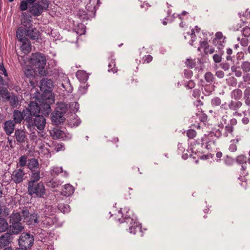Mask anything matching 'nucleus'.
I'll use <instances>...</instances> for the list:
<instances>
[{
	"label": "nucleus",
	"instance_id": "f257e3e1",
	"mask_svg": "<svg viewBox=\"0 0 250 250\" xmlns=\"http://www.w3.org/2000/svg\"><path fill=\"white\" fill-rule=\"evenodd\" d=\"M28 62L29 64L37 70L40 75L42 76L47 75V72L45 69L46 59L43 54L39 52L32 54L28 59Z\"/></svg>",
	"mask_w": 250,
	"mask_h": 250
},
{
	"label": "nucleus",
	"instance_id": "f03ea898",
	"mask_svg": "<svg viewBox=\"0 0 250 250\" xmlns=\"http://www.w3.org/2000/svg\"><path fill=\"white\" fill-rule=\"evenodd\" d=\"M122 208L118 212L119 216H121L124 218L121 219L119 218V221L121 223H125L129 227L128 231L130 233L135 234L136 233L140 231L141 229V225L138 222L137 219L132 214V216H130L129 210L126 211V214L124 216L122 212Z\"/></svg>",
	"mask_w": 250,
	"mask_h": 250
},
{
	"label": "nucleus",
	"instance_id": "7ed1b4c3",
	"mask_svg": "<svg viewBox=\"0 0 250 250\" xmlns=\"http://www.w3.org/2000/svg\"><path fill=\"white\" fill-rule=\"evenodd\" d=\"M45 189L42 182L34 183L29 182L28 184V193L29 195L42 198L44 195Z\"/></svg>",
	"mask_w": 250,
	"mask_h": 250
},
{
	"label": "nucleus",
	"instance_id": "20e7f679",
	"mask_svg": "<svg viewBox=\"0 0 250 250\" xmlns=\"http://www.w3.org/2000/svg\"><path fill=\"white\" fill-rule=\"evenodd\" d=\"M48 5L47 0H39L30 7L29 12L34 16H39L44 10L48 8Z\"/></svg>",
	"mask_w": 250,
	"mask_h": 250
},
{
	"label": "nucleus",
	"instance_id": "39448f33",
	"mask_svg": "<svg viewBox=\"0 0 250 250\" xmlns=\"http://www.w3.org/2000/svg\"><path fill=\"white\" fill-rule=\"evenodd\" d=\"M20 249L27 250L30 249L33 245L34 239L33 235L28 233H22L18 240Z\"/></svg>",
	"mask_w": 250,
	"mask_h": 250
},
{
	"label": "nucleus",
	"instance_id": "423d86ee",
	"mask_svg": "<svg viewBox=\"0 0 250 250\" xmlns=\"http://www.w3.org/2000/svg\"><path fill=\"white\" fill-rule=\"evenodd\" d=\"M40 108L35 102H31L29 107L23 109V114L26 117V122H31V118L38 115L40 111Z\"/></svg>",
	"mask_w": 250,
	"mask_h": 250
},
{
	"label": "nucleus",
	"instance_id": "0eeeda50",
	"mask_svg": "<svg viewBox=\"0 0 250 250\" xmlns=\"http://www.w3.org/2000/svg\"><path fill=\"white\" fill-rule=\"evenodd\" d=\"M31 122H27L30 125H34L40 131L44 129L46 124V120L43 116L37 115L31 118Z\"/></svg>",
	"mask_w": 250,
	"mask_h": 250
},
{
	"label": "nucleus",
	"instance_id": "6e6552de",
	"mask_svg": "<svg viewBox=\"0 0 250 250\" xmlns=\"http://www.w3.org/2000/svg\"><path fill=\"white\" fill-rule=\"evenodd\" d=\"M24 172L21 169H18L13 172L11 175L12 180L16 183H20L23 180Z\"/></svg>",
	"mask_w": 250,
	"mask_h": 250
},
{
	"label": "nucleus",
	"instance_id": "1a4fd4ad",
	"mask_svg": "<svg viewBox=\"0 0 250 250\" xmlns=\"http://www.w3.org/2000/svg\"><path fill=\"white\" fill-rule=\"evenodd\" d=\"M51 120L55 125H58L61 123H63L65 120L64 114L55 110L51 114Z\"/></svg>",
	"mask_w": 250,
	"mask_h": 250
},
{
	"label": "nucleus",
	"instance_id": "9d476101",
	"mask_svg": "<svg viewBox=\"0 0 250 250\" xmlns=\"http://www.w3.org/2000/svg\"><path fill=\"white\" fill-rule=\"evenodd\" d=\"M28 23L29 26L27 29H26V36L29 37L32 40L37 39L39 36V32L36 28H32L30 26L31 24L30 21Z\"/></svg>",
	"mask_w": 250,
	"mask_h": 250
},
{
	"label": "nucleus",
	"instance_id": "9b49d317",
	"mask_svg": "<svg viewBox=\"0 0 250 250\" xmlns=\"http://www.w3.org/2000/svg\"><path fill=\"white\" fill-rule=\"evenodd\" d=\"M15 137L18 142L22 143L25 142L27 135L24 130L17 129L15 132Z\"/></svg>",
	"mask_w": 250,
	"mask_h": 250
},
{
	"label": "nucleus",
	"instance_id": "f8f14e48",
	"mask_svg": "<svg viewBox=\"0 0 250 250\" xmlns=\"http://www.w3.org/2000/svg\"><path fill=\"white\" fill-rule=\"evenodd\" d=\"M20 42L21 43V49L24 54L28 53L31 51V44L28 39H26Z\"/></svg>",
	"mask_w": 250,
	"mask_h": 250
},
{
	"label": "nucleus",
	"instance_id": "ddd939ff",
	"mask_svg": "<svg viewBox=\"0 0 250 250\" xmlns=\"http://www.w3.org/2000/svg\"><path fill=\"white\" fill-rule=\"evenodd\" d=\"M52 86V81L51 80L43 79L40 82V88L43 91H48Z\"/></svg>",
	"mask_w": 250,
	"mask_h": 250
},
{
	"label": "nucleus",
	"instance_id": "4468645a",
	"mask_svg": "<svg viewBox=\"0 0 250 250\" xmlns=\"http://www.w3.org/2000/svg\"><path fill=\"white\" fill-rule=\"evenodd\" d=\"M23 69L25 75L28 78L34 76L36 74V72H38L36 69L33 68L29 64L26 65Z\"/></svg>",
	"mask_w": 250,
	"mask_h": 250
},
{
	"label": "nucleus",
	"instance_id": "2eb2a0df",
	"mask_svg": "<svg viewBox=\"0 0 250 250\" xmlns=\"http://www.w3.org/2000/svg\"><path fill=\"white\" fill-rule=\"evenodd\" d=\"M14 120L16 123H20L22 119H24L26 121V116H24L23 114V110L22 112L15 110L13 113Z\"/></svg>",
	"mask_w": 250,
	"mask_h": 250
},
{
	"label": "nucleus",
	"instance_id": "dca6fc26",
	"mask_svg": "<svg viewBox=\"0 0 250 250\" xmlns=\"http://www.w3.org/2000/svg\"><path fill=\"white\" fill-rule=\"evenodd\" d=\"M15 128V124L12 121H6L4 124V129L8 135L11 134Z\"/></svg>",
	"mask_w": 250,
	"mask_h": 250
},
{
	"label": "nucleus",
	"instance_id": "f3484780",
	"mask_svg": "<svg viewBox=\"0 0 250 250\" xmlns=\"http://www.w3.org/2000/svg\"><path fill=\"white\" fill-rule=\"evenodd\" d=\"M74 191V188L70 184H66L64 186L63 189L62 191V195L65 196H69L71 195Z\"/></svg>",
	"mask_w": 250,
	"mask_h": 250
},
{
	"label": "nucleus",
	"instance_id": "a211bd4d",
	"mask_svg": "<svg viewBox=\"0 0 250 250\" xmlns=\"http://www.w3.org/2000/svg\"><path fill=\"white\" fill-rule=\"evenodd\" d=\"M243 80L238 83V86L241 88H244L247 85L250 84V73H246L242 77Z\"/></svg>",
	"mask_w": 250,
	"mask_h": 250
},
{
	"label": "nucleus",
	"instance_id": "6ab92c4d",
	"mask_svg": "<svg viewBox=\"0 0 250 250\" xmlns=\"http://www.w3.org/2000/svg\"><path fill=\"white\" fill-rule=\"evenodd\" d=\"M12 238L11 234L9 233H5L0 237V246H5L8 245Z\"/></svg>",
	"mask_w": 250,
	"mask_h": 250
},
{
	"label": "nucleus",
	"instance_id": "aec40b11",
	"mask_svg": "<svg viewBox=\"0 0 250 250\" xmlns=\"http://www.w3.org/2000/svg\"><path fill=\"white\" fill-rule=\"evenodd\" d=\"M26 29L20 27L18 28L16 32V36L19 41L21 42L26 39L25 37L26 36Z\"/></svg>",
	"mask_w": 250,
	"mask_h": 250
},
{
	"label": "nucleus",
	"instance_id": "412c9836",
	"mask_svg": "<svg viewBox=\"0 0 250 250\" xmlns=\"http://www.w3.org/2000/svg\"><path fill=\"white\" fill-rule=\"evenodd\" d=\"M50 134L54 139L63 138L64 133L58 128H54L50 131Z\"/></svg>",
	"mask_w": 250,
	"mask_h": 250
},
{
	"label": "nucleus",
	"instance_id": "4be33fe9",
	"mask_svg": "<svg viewBox=\"0 0 250 250\" xmlns=\"http://www.w3.org/2000/svg\"><path fill=\"white\" fill-rule=\"evenodd\" d=\"M76 77L80 81L83 83L86 82L88 78V74L83 70H78L76 73Z\"/></svg>",
	"mask_w": 250,
	"mask_h": 250
},
{
	"label": "nucleus",
	"instance_id": "5701e85b",
	"mask_svg": "<svg viewBox=\"0 0 250 250\" xmlns=\"http://www.w3.org/2000/svg\"><path fill=\"white\" fill-rule=\"evenodd\" d=\"M27 167L29 169L34 171L39 167L38 161L35 158H32L28 160Z\"/></svg>",
	"mask_w": 250,
	"mask_h": 250
},
{
	"label": "nucleus",
	"instance_id": "b1692460",
	"mask_svg": "<svg viewBox=\"0 0 250 250\" xmlns=\"http://www.w3.org/2000/svg\"><path fill=\"white\" fill-rule=\"evenodd\" d=\"M23 228L20 223L12 224L10 226V231L13 234H18L23 229Z\"/></svg>",
	"mask_w": 250,
	"mask_h": 250
},
{
	"label": "nucleus",
	"instance_id": "393cba45",
	"mask_svg": "<svg viewBox=\"0 0 250 250\" xmlns=\"http://www.w3.org/2000/svg\"><path fill=\"white\" fill-rule=\"evenodd\" d=\"M21 220V214L20 212L13 213L10 217V222L11 224L20 223Z\"/></svg>",
	"mask_w": 250,
	"mask_h": 250
},
{
	"label": "nucleus",
	"instance_id": "a878e982",
	"mask_svg": "<svg viewBox=\"0 0 250 250\" xmlns=\"http://www.w3.org/2000/svg\"><path fill=\"white\" fill-rule=\"evenodd\" d=\"M6 99L9 101L10 105L13 107H16L19 104V98L15 95L10 96L9 94L6 97Z\"/></svg>",
	"mask_w": 250,
	"mask_h": 250
},
{
	"label": "nucleus",
	"instance_id": "bb28decb",
	"mask_svg": "<svg viewBox=\"0 0 250 250\" xmlns=\"http://www.w3.org/2000/svg\"><path fill=\"white\" fill-rule=\"evenodd\" d=\"M56 212V208L51 206H46L44 208V215L46 217L54 215Z\"/></svg>",
	"mask_w": 250,
	"mask_h": 250
},
{
	"label": "nucleus",
	"instance_id": "cd10ccee",
	"mask_svg": "<svg viewBox=\"0 0 250 250\" xmlns=\"http://www.w3.org/2000/svg\"><path fill=\"white\" fill-rule=\"evenodd\" d=\"M68 110L67 104L64 103H58L56 108V111H59L64 114Z\"/></svg>",
	"mask_w": 250,
	"mask_h": 250
},
{
	"label": "nucleus",
	"instance_id": "c85d7f7f",
	"mask_svg": "<svg viewBox=\"0 0 250 250\" xmlns=\"http://www.w3.org/2000/svg\"><path fill=\"white\" fill-rule=\"evenodd\" d=\"M201 47H205V52L206 54H212L214 51V49L212 47L208 45V42L206 41H203L201 42Z\"/></svg>",
	"mask_w": 250,
	"mask_h": 250
},
{
	"label": "nucleus",
	"instance_id": "c756f323",
	"mask_svg": "<svg viewBox=\"0 0 250 250\" xmlns=\"http://www.w3.org/2000/svg\"><path fill=\"white\" fill-rule=\"evenodd\" d=\"M58 208L63 213H68L70 210L69 206L64 204H60L58 206Z\"/></svg>",
	"mask_w": 250,
	"mask_h": 250
},
{
	"label": "nucleus",
	"instance_id": "7c9ffc66",
	"mask_svg": "<svg viewBox=\"0 0 250 250\" xmlns=\"http://www.w3.org/2000/svg\"><path fill=\"white\" fill-rule=\"evenodd\" d=\"M231 96L235 100H239L242 97V91L239 89L234 90L231 93Z\"/></svg>",
	"mask_w": 250,
	"mask_h": 250
},
{
	"label": "nucleus",
	"instance_id": "2f4dec72",
	"mask_svg": "<svg viewBox=\"0 0 250 250\" xmlns=\"http://www.w3.org/2000/svg\"><path fill=\"white\" fill-rule=\"evenodd\" d=\"M241 68L244 73L250 72V62L248 61L243 62L241 65Z\"/></svg>",
	"mask_w": 250,
	"mask_h": 250
},
{
	"label": "nucleus",
	"instance_id": "473e14b6",
	"mask_svg": "<svg viewBox=\"0 0 250 250\" xmlns=\"http://www.w3.org/2000/svg\"><path fill=\"white\" fill-rule=\"evenodd\" d=\"M41 178L40 171L34 172L32 173L31 176V180L29 182L34 183H38Z\"/></svg>",
	"mask_w": 250,
	"mask_h": 250
},
{
	"label": "nucleus",
	"instance_id": "72a5a7b5",
	"mask_svg": "<svg viewBox=\"0 0 250 250\" xmlns=\"http://www.w3.org/2000/svg\"><path fill=\"white\" fill-rule=\"evenodd\" d=\"M38 220L39 216L35 213L30 214L28 219L30 224H37L39 222Z\"/></svg>",
	"mask_w": 250,
	"mask_h": 250
},
{
	"label": "nucleus",
	"instance_id": "f704fd0d",
	"mask_svg": "<svg viewBox=\"0 0 250 250\" xmlns=\"http://www.w3.org/2000/svg\"><path fill=\"white\" fill-rule=\"evenodd\" d=\"M8 224L4 219L0 218V232L4 231L8 228Z\"/></svg>",
	"mask_w": 250,
	"mask_h": 250
},
{
	"label": "nucleus",
	"instance_id": "c9c22d12",
	"mask_svg": "<svg viewBox=\"0 0 250 250\" xmlns=\"http://www.w3.org/2000/svg\"><path fill=\"white\" fill-rule=\"evenodd\" d=\"M221 40V41L223 42H225V37H224L223 35V34L221 32H218L215 34V38L214 39V42L216 43L217 42Z\"/></svg>",
	"mask_w": 250,
	"mask_h": 250
},
{
	"label": "nucleus",
	"instance_id": "e433bc0d",
	"mask_svg": "<svg viewBox=\"0 0 250 250\" xmlns=\"http://www.w3.org/2000/svg\"><path fill=\"white\" fill-rule=\"evenodd\" d=\"M115 60H111L110 62L109 63L108 65V71L109 72H113L114 73H116L117 72V68L115 67Z\"/></svg>",
	"mask_w": 250,
	"mask_h": 250
},
{
	"label": "nucleus",
	"instance_id": "4c0bfd02",
	"mask_svg": "<svg viewBox=\"0 0 250 250\" xmlns=\"http://www.w3.org/2000/svg\"><path fill=\"white\" fill-rule=\"evenodd\" d=\"M27 161V157L25 155L21 156L19 158V162L18 166L20 167H23L26 166Z\"/></svg>",
	"mask_w": 250,
	"mask_h": 250
},
{
	"label": "nucleus",
	"instance_id": "58836bf2",
	"mask_svg": "<svg viewBox=\"0 0 250 250\" xmlns=\"http://www.w3.org/2000/svg\"><path fill=\"white\" fill-rule=\"evenodd\" d=\"M225 132L223 133V135L225 137H227L229 135V133L231 134L233 131V127L231 125H228L226 126L225 128Z\"/></svg>",
	"mask_w": 250,
	"mask_h": 250
},
{
	"label": "nucleus",
	"instance_id": "ea45409f",
	"mask_svg": "<svg viewBox=\"0 0 250 250\" xmlns=\"http://www.w3.org/2000/svg\"><path fill=\"white\" fill-rule=\"evenodd\" d=\"M63 170L62 167H53L51 169V174L52 175H58L61 172H62Z\"/></svg>",
	"mask_w": 250,
	"mask_h": 250
},
{
	"label": "nucleus",
	"instance_id": "a19ab883",
	"mask_svg": "<svg viewBox=\"0 0 250 250\" xmlns=\"http://www.w3.org/2000/svg\"><path fill=\"white\" fill-rule=\"evenodd\" d=\"M197 133L194 129H189L187 131V136L190 139H194Z\"/></svg>",
	"mask_w": 250,
	"mask_h": 250
},
{
	"label": "nucleus",
	"instance_id": "79ce46f5",
	"mask_svg": "<svg viewBox=\"0 0 250 250\" xmlns=\"http://www.w3.org/2000/svg\"><path fill=\"white\" fill-rule=\"evenodd\" d=\"M236 161L238 164H244L247 162V157L244 155H240L236 157Z\"/></svg>",
	"mask_w": 250,
	"mask_h": 250
},
{
	"label": "nucleus",
	"instance_id": "37998d69",
	"mask_svg": "<svg viewBox=\"0 0 250 250\" xmlns=\"http://www.w3.org/2000/svg\"><path fill=\"white\" fill-rule=\"evenodd\" d=\"M9 93L6 88L3 87H0V96L6 99Z\"/></svg>",
	"mask_w": 250,
	"mask_h": 250
},
{
	"label": "nucleus",
	"instance_id": "c03bdc74",
	"mask_svg": "<svg viewBox=\"0 0 250 250\" xmlns=\"http://www.w3.org/2000/svg\"><path fill=\"white\" fill-rule=\"evenodd\" d=\"M205 78L207 82H212L213 81L214 77L213 74L210 72H208L205 75Z\"/></svg>",
	"mask_w": 250,
	"mask_h": 250
},
{
	"label": "nucleus",
	"instance_id": "a18cd8bd",
	"mask_svg": "<svg viewBox=\"0 0 250 250\" xmlns=\"http://www.w3.org/2000/svg\"><path fill=\"white\" fill-rule=\"evenodd\" d=\"M211 103L213 106H219L221 103V100L218 97H215L211 100Z\"/></svg>",
	"mask_w": 250,
	"mask_h": 250
},
{
	"label": "nucleus",
	"instance_id": "49530a36",
	"mask_svg": "<svg viewBox=\"0 0 250 250\" xmlns=\"http://www.w3.org/2000/svg\"><path fill=\"white\" fill-rule=\"evenodd\" d=\"M242 34L244 36L248 37L250 36V27L246 26L243 28L242 31Z\"/></svg>",
	"mask_w": 250,
	"mask_h": 250
},
{
	"label": "nucleus",
	"instance_id": "de8ad7c7",
	"mask_svg": "<svg viewBox=\"0 0 250 250\" xmlns=\"http://www.w3.org/2000/svg\"><path fill=\"white\" fill-rule=\"evenodd\" d=\"M28 8V3L24 0L21 2L20 9L21 11H25Z\"/></svg>",
	"mask_w": 250,
	"mask_h": 250
},
{
	"label": "nucleus",
	"instance_id": "09e8293b",
	"mask_svg": "<svg viewBox=\"0 0 250 250\" xmlns=\"http://www.w3.org/2000/svg\"><path fill=\"white\" fill-rule=\"evenodd\" d=\"M20 213L21 214V219H27L28 220L30 215L29 211L27 210H22Z\"/></svg>",
	"mask_w": 250,
	"mask_h": 250
},
{
	"label": "nucleus",
	"instance_id": "8fccbe9b",
	"mask_svg": "<svg viewBox=\"0 0 250 250\" xmlns=\"http://www.w3.org/2000/svg\"><path fill=\"white\" fill-rule=\"evenodd\" d=\"M81 123V121L80 119H77V118L74 117L73 119H71L70 121V124L72 125L78 126L80 125Z\"/></svg>",
	"mask_w": 250,
	"mask_h": 250
},
{
	"label": "nucleus",
	"instance_id": "3c124183",
	"mask_svg": "<svg viewBox=\"0 0 250 250\" xmlns=\"http://www.w3.org/2000/svg\"><path fill=\"white\" fill-rule=\"evenodd\" d=\"M185 63L188 67L190 68H193L195 66V62L191 59H187Z\"/></svg>",
	"mask_w": 250,
	"mask_h": 250
},
{
	"label": "nucleus",
	"instance_id": "603ef678",
	"mask_svg": "<svg viewBox=\"0 0 250 250\" xmlns=\"http://www.w3.org/2000/svg\"><path fill=\"white\" fill-rule=\"evenodd\" d=\"M54 149L56 152H59L61 150H63L64 149V146L62 144H58L55 145Z\"/></svg>",
	"mask_w": 250,
	"mask_h": 250
},
{
	"label": "nucleus",
	"instance_id": "864d4df0",
	"mask_svg": "<svg viewBox=\"0 0 250 250\" xmlns=\"http://www.w3.org/2000/svg\"><path fill=\"white\" fill-rule=\"evenodd\" d=\"M190 36L191 37V40L189 42V43L191 45H193V43L196 39V36L193 29H192Z\"/></svg>",
	"mask_w": 250,
	"mask_h": 250
},
{
	"label": "nucleus",
	"instance_id": "5fc2aeb1",
	"mask_svg": "<svg viewBox=\"0 0 250 250\" xmlns=\"http://www.w3.org/2000/svg\"><path fill=\"white\" fill-rule=\"evenodd\" d=\"M43 107L45 109L44 111V114H48L51 112V108L49 104H45L43 105Z\"/></svg>",
	"mask_w": 250,
	"mask_h": 250
},
{
	"label": "nucleus",
	"instance_id": "6e6d98bb",
	"mask_svg": "<svg viewBox=\"0 0 250 250\" xmlns=\"http://www.w3.org/2000/svg\"><path fill=\"white\" fill-rule=\"evenodd\" d=\"M152 60V57L150 55L145 56L143 58V61H144L143 62L144 63H149L150 62H151Z\"/></svg>",
	"mask_w": 250,
	"mask_h": 250
},
{
	"label": "nucleus",
	"instance_id": "4d7b16f0",
	"mask_svg": "<svg viewBox=\"0 0 250 250\" xmlns=\"http://www.w3.org/2000/svg\"><path fill=\"white\" fill-rule=\"evenodd\" d=\"M213 61L216 63H219L222 61V57L220 55L215 54L213 56Z\"/></svg>",
	"mask_w": 250,
	"mask_h": 250
},
{
	"label": "nucleus",
	"instance_id": "13d9d810",
	"mask_svg": "<svg viewBox=\"0 0 250 250\" xmlns=\"http://www.w3.org/2000/svg\"><path fill=\"white\" fill-rule=\"evenodd\" d=\"M229 150L231 152H235L237 150V146L236 144L232 143L229 146Z\"/></svg>",
	"mask_w": 250,
	"mask_h": 250
},
{
	"label": "nucleus",
	"instance_id": "bf43d9fd",
	"mask_svg": "<svg viewBox=\"0 0 250 250\" xmlns=\"http://www.w3.org/2000/svg\"><path fill=\"white\" fill-rule=\"evenodd\" d=\"M240 43L243 46H247L249 43V40L246 38H243L241 40Z\"/></svg>",
	"mask_w": 250,
	"mask_h": 250
},
{
	"label": "nucleus",
	"instance_id": "052dcab7",
	"mask_svg": "<svg viewBox=\"0 0 250 250\" xmlns=\"http://www.w3.org/2000/svg\"><path fill=\"white\" fill-rule=\"evenodd\" d=\"M216 75L219 78H222L224 76V72L222 70L217 71L216 72Z\"/></svg>",
	"mask_w": 250,
	"mask_h": 250
},
{
	"label": "nucleus",
	"instance_id": "680f3d73",
	"mask_svg": "<svg viewBox=\"0 0 250 250\" xmlns=\"http://www.w3.org/2000/svg\"><path fill=\"white\" fill-rule=\"evenodd\" d=\"M79 15L81 19L86 18V12L84 10H80Z\"/></svg>",
	"mask_w": 250,
	"mask_h": 250
},
{
	"label": "nucleus",
	"instance_id": "e2e57ef3",
	"mask_svg": "<svg viewBox=\"0 0 250 250\" xmlns=\"http://www.w3.org/2000/svg\"><path fill=\"white\" fill-rule=\"evenodd\" d=\"M250 96V87H248L244 91V97H249Z\"/></svg>",
	"mask_w": 250,
	"mask_h": 250
},
{
	"label": "nucleus",
	"instance_id": "0e129e2a",
	"mask_svg": "<svg viewBox=\"0 0 250 250\" xmlns=\"http://www.w3.org/2000/svg\"><path fill=\"white\" fill-rule=\"evenodd\" d=\"M50 186L53 188H56L58 187L60 184H59L58 182H55V181H52L50 182Z\"/></svg>",
	"mask_w": 250,
	"mask_h": 250
},
{
	"label": "nucleus",
	"instance_id": "69168bd1",
	"mask_svg": "<svg viewBox=\"0 0 250 250\" xmlns=\"http://www.w3.org/2000/svg\"><path fill=\"white\" fill-rule=\"evenodd\" d=\"M235 76L237 77H240L242 75V72L240 70H236L235 72Z\"/></svg>",
	"mask_w": 250,
	"mask_h": 250
},
{
	"label": "nucleus",
	"instance_id": "338daca9",
	"mask_svg": "<svg viewBox=\"0 0 250 250\" xmlns=\"http://www.w3.org/2000/svg\"><path fill=\"white\" fill-rule=\"evenodd\" d=\"M245 99V103L247 105L250 106V98L249 97H244Z\"/></svg>",
	"mask_w": 250,
	"mask_h": 250
},
{
	"label": "nucleus",
	"instance_id": "774afa93",
	"mask_svg": "<svg viewBox=\"0 0 250 250\" xmlns=\"http://www.w3.org/2000/svg\"><path fill=\"white\" fill-rule=\"evenodd\" d=\"M244 15L247 18L250 19V10H249L248 9H247L246 11V12L244 14Z\"/></svg>",
	"mask_w": 250,
	"mask_h": 250
}]
</instances>
